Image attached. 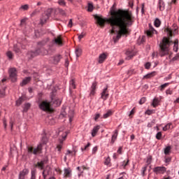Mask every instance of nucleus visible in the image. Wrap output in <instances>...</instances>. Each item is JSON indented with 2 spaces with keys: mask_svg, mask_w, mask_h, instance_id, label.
Masks as SVG:
<instances>
[{
  "mask_svg": "<svg viewBox=\"0 0 179 179\" xmlns=\"http://www.w3.org/2000/svg\"><path fill=\"white\" fill-rule=\"evenodd\" d=\"M96 23L101 27H104L106 23H108L112 27L111 34L115 33V27L119 30L116 31L117 36L113 37L114 43H117L122 36L129 34L128 26H131L134 22L132 13L124 10H110V17L109 18H103L97 15H94Z\"/></svg>",
  "mask_w": 179,
  "mask_h": 179,
  "instance_id": "obj_1",
  "label": "nucleus"
},
{
  "mask_svg": "<svg viewBox=\"0 0 179 179\" xmlns=\"http://www.w3.org/2000/svg\"><path fill=\"white\" fill-rule=\"evenodd\" d=\"M165 31L167 33L169 37H164L162 42L159 43V55L160 57H165V55H169V48L173 45V41H171V37L174 36L177 29H175L173 31L171 28H166Z\"/></svg>",
  "mask_w": 179,
  "mask_h": 179,
  "instance_id": "obj_2",
  "label": "nucleus"
},
{
  "mask_svg": "<svg viewBox=\"0 0 179 179\" xmlns=\"http://www.w3.org/2000/svg\"><path fill=\"white\" fill-rule=\"evenodd\" d=\"M48 43V39H45L41 42L38 43V48L34 52H29L28 55L31 57V58H34L36 55H47L48 54V51L44 49V45Z\"/></svg>",
  "mask_w": 179,
  "mask_h": 179,
  "instance_id": "obj_3",
  "label": "nucleus"
},
{
  "mask_svg": "<svg viewBox=\"0 0 179 179\" xmlns=\"http://www.w3.org/2000/svg\"><path fill=\"white\" fill-rule=\"evenodd\" d=\"M43 150V145L39 144L38 145L37 148H34L33 146L27 145V156H30L31 155H40Z\"/></svg>",
  "mask_w": 179,
  "mask_h": 179,
  "instance_id": "obj_4",
  "label": "nucleus"
},
{
  "mask_svg": "<svg viewBox=\"0 0 179 179\" xmlns=\"http://www.w3.org/2000/svg\"><path fill=\"white\" fill-rule=\"evenodd\" d=\"M39 108L42 110V111H45L46 113H52L54 110L51 107V102L48 101H42L39 103Z\"/></svg>",
  "mask_w": 179,
  "mask_h": 179,
  "instance_id": "obj_5",
  "label": "nucleus"
},
{
  "mask_svg": "<svg viewBox=\"0 0 179 179\" xmlns=\"http://www.w3.org/2000/svg\"><path fill=\"white\" fill-rule=\"evenodd\" d=\"M62 129H59L58 135L60 136L59 138V145H57V149L59 152H61V149H62V143H64V141L66 139V136H68V131H62Z\"/></svg>",
  "mask_w": 179,
  "mask_h": 179,
  "instance_id": "obj_6",
  "label": "nucleus"
},
{
  "mask_svg": "<svg viewBox=\"0 0 179 179\" xmlns=\"http://www.w3.org/2000/svg\"><path fill=\"white\" fill-rule=\"evenodd\" d=\"M52 13V9L49 8L48 10H46L43 14H42V17H41V23L42 24H44V23H45V22H47V20L48 19H50V16H51V14Z\"/></svg>",
  "mask_w": 179,
  "mask_h": 179,
  "instance_id": "obj_7",
  "label": "nucleus"
},
{
  "mask_svg": "<svg viewBox=\"0 0 179 179\" xmlns=\"http://www.w3.org/2000/svg\"><path fill=\"white\" fill-rule=\"evenodd\" d=\"M9 78L12 82H16L17 79V71L15 68L8 70Z\"/></svg>",
  "mask_w": 179,
  "mask_h": 179,
  "instance_id": "obj_8",
  "label": "nucleus"
},
{
  "mask_svg": "<svg viewBox=\"0 0 179 179\" xmlns=\"http://www.w3.org/2000/svg\"><path fill=\"white\" fill-rule=\"evenodd\" d=\"M149 29L145 31V34L148 36V37H152L155 33H157V31L155 30V28L150 24H149Z\"/></svg>",
  "mask_w": 179,
  "mask_h": 179,
  "instance_id": "obj_9",
  "label": "nucleus"
},
{
  "mask_svg": "<svg viewBox=\"0 0 179 179\" xmlns=\"http://www.w3.org/2000/svg\"><path fill=\"white\" fill-rule=\"evenodd\" d=\"M29 173V169H24L22 171H20L18 175V179H26V176H28Z\"/></svg>",
  "mask_w": 179,
  "mask_h": 179,
  "instance_id": "obj_10",
  "label": "nucleus"
},
{
  "mask_svg": "<svg viewBox=\"0 0 179 179\" xmlns=\"http://www.w3.org/2000/svg\"><path fill=\"white\" fill-rule=\"evenodd\" d=\"M44 166H45V160L38 162L34 164V167L38 169V170H44Z\"/></svg>",
  "mask_w": 179,
  "mask_h": 179,
  "instance_id": "obj_11",
  "label": "nucleus"
},
{
  "mask_svg": "<svg viewBox=\"0 0 179 179\" xmlns=\"http://www.w3.org/2000/svg\"><path fill=\"white\" fill-rule=\"evenodd\" d=\"M154 173H156L157 174H163L164 173H166V167L164 166H157L153 169Z\"/></svg>",
  "mask_w": 179,
  "mask_h": 179,
  "instance_id": "obj_12",
  "label": "nucleus"
},
{
  "mask_svg": "<svg viewBox=\"0 0 179 179\" xmlns=\"http://www.w3.org/2000/svg\"><path fill=\"white\" fill-rule=\"evenodd\" d=\"M64 178H71L72 177V170L71 168L64 169Z\"/></svg>",
  "mask_w": 179,
  "mask_h": 179,
  "instance_id": "obj_13",
  "label": "nucleus"
},
{
  "mask_svg": "<svg viewBox=\"0 0 179 179\" xmlns=\"http://www.w3.org/2000/svg\"><path fill=\"white\" fill-rule=\"evenodd\" d=\"M108 88H104L103 90V92H101V99H102L103 100L106 101L107 99H108Z\"/></svg>",
  "mask_w": 179,
  "mask_h": 179,
  "instance_id": "obj_14",
  "label": "nucleus"
},
{
  "mask_svg": "<svg viewBox=\"0 0 179 179\" xmlns=\"http://www.w3.org/2000/svg\"><path fill=\"white\" fill-rule=\"evenodd\" d=\"M106 59H107V54L102 53V54L99 55V56L98 62H99V64H103V62H104V61H106Z\"/></svg>",
  "mask_w": 179,
  "mask_h": 179,
  "instance_id": "obj_15",
  "label": "nucleus"
},
{
  "mask_svg": "<svg viewBox=\"0 0 179 179\" xmlns=\"http://www.w3.org/2000/svg\"><path fill=\"white\" fill-rule=\"evenodd\" d=\"M117 136H118V130H115L113 131V134L112 136V138H111V141H110V143L112 145H114V142H115V141H117Z\"/></svg>",
  "mask_w": 179,
  "mask_h": 179,
  "instance_id": "obj_16",
  "label": "nucleus"
},
{
  "mask_svg": "<svg viewBox=\"0 0 179 179\" xmlns=\"http://www.w3.org/2000/svg\"><path fill=\"white\" fill-rule=\"evenodd\" d=\"M97 87V83L94 82L92 83V85L91 87V92H90V96H94V94L96 93V88Z\"/></svg>",
  "mask_w": 179,
  "mask_h": 179,
  "instance_id": "obj_17",
  "label": "nucleus"
},
{
  "mask_svg": "<svg viewBox=\"0 0 179 179\" xmlns=\"http://www.w3.org/2000/svg\"><path fill=\"white\" fill-rule=\"evenodd\" d=\"M99 129H100V126L99 125L95 126L93 128V129L92 131V136L93 138H94V136H96V135H97V132H99Z\"/></svg>",
  "mask_w": 179,
  "mask_h": 179,
  "instance_id": "obj_18",
  "label": "nucleus"
},
{
  "mask_svg": "<svg viewBox=\"0 0 179 179\" xmlns=\"http://www.w3.org/2000/svg\"><path fill=\"white\" fill-rule=\"evenodd\" d=\"M52 58V60H53V64L57 65V64H58L61 61L62 57H61V55H56V56H55Z\"/></svg>",
  "mask_w": 179,
  "mask_h": 179,
  "instance_id": "obj_19",
  "label": "nucleus"
},
{
  "mask_svg": "<svg viewBox=\"0 0 179 179\" xmlns=\"http://www.w3.org/2000/svg\"><path fill=\"white\" fill-rule=\"evenodd\" d=\"M31 80V77L25 78L22 82L20 83V86H26Z\"/></svg>",
  "mask_w": 179,
  "mask_h": 179,
  "instance_id": "obj_20",
  "label": "nucleus"
},
{
  "mask_svg": "<svg viewBox=\"0 0 179 179\" xmlns=\"http://www.w3.org/2000/svg\"><path fill=\"white\" fill-rule=\"evenodd\" d=\"M126 55H127L126 59L127 60L132 59V58H134V53L130 50H127L126 52Z\"/></svg>",
  "mask_w": 179,
  "mask_h": 179,
  "instance_id": "obj_21",
  "label": "nucleus"
},
{
  "mask_svg": "<svg viewBox=\"0 0 179 179\" xmlns=\"http://www.w3.org/2000/svg\"><path fill=\"white\" fill-rule=\"evenodd\" d=\"M55 43L56 44H58V45H62V38L61 37V36H59L56 38H55Z\"/></svg>",
  "mask_w": 179,
  "mask_h": 179,
  "instance_id": "obj_22",
  "label": "nucleus"
},
{
  "mask_svg": "<svg viewBox=\"0 0 179 179\" xmlns=\"http://www.w3.org/2000/svg\"><path fill=\"white\" fill-rule=\"evenodd\" d=\"M36 174H37V169H36V168H34L31 171L30 179H36Z\"/></svg>",
  "mask_w": 179,
  "mask_h": 179,
  "instance_id": "obj_23",
  "label": "nucleus"
},
{
  "mask_svg": "<svg viewBox=\"0 0 179 179\" xmlns=\"http://www.w3.org/2000/svg\"><path fill=\"white\" fill-rule=\"evenodd\" d=\"M173 51H175V52H177V51H178V39H176L173 42Z\"/></svg>",
  "mask_w": 179,
  "mask_h": 179,
  "instance_id": "obj_24",
  "label": "nucleus"
},
{
  "mask_svg": "<svg viewBox=\"0 0 179 179\" xmlns=\"http://www.w3.org/2000/svg\"><path fill=\"white\" fill-rule=\"evenodd\" d=\"M156 75V72L153 71L152 73H150L145 76H144V79H150V78H153Z\"/></svg>",
  "mask_w": 179,
  "mask_h": 179,
  "instance_id": "obj_25",
  "label": "nucleus"
},
{
  "mask_svg": "<svg viewBox=\"0 0 179 179\" xmlns=\"http://www.w3.org/2000/svg\"><path fill=\"white\" fill-rule=\"evenodd\" d=\"M76 55L77 58H79L82 55V49L80 48H76Z\"/></svg>",
  "mask_w": 179,
  "mask_h": 179,
  "instance_id": "obj_26",
  "label": "nucleus"
},
{
  "mask_svg": "<svg viewBox=\"0 0 179 179\" xmlns=\"http://www.w3.org/2000/svg\"><path fill=\"white\" fill-rule=\"evenodd\" d=\"M159 10H164V1L163 0L159 1Z\"/></svg>",
  "mask_w": 179,
  "mask_h": 179,
  "instance_id": "obj_27",
  "label": "nucleus"
},
{
  "mask_svg": "<svg viewBox=\"0 0 179 179\" xmlns=\"http://www.w3.org/2000/svg\"><path fill=\"white\" fill-rule=\"evenodd\" d=\"M173 128V124L168 123L165 127H163V131H169V129H171Z\"/></svg>",
  "mask_w": 179,
  "mask_h": 179,
  "instance_id": "obj_28",
  "label": "nucleus"
},
{
  "mask_svg": "<svg viewBox=\"0 0 179 179\" xmlns=\"http://www.w3.org/2000/svg\"><path fill=\"white\" fill-rule=\"evenodd\" d=\"M111 115H113V111L109 110L107 111L106 113L103 114V118H104V119L108 118V117H111Z\"/></svg>",
  "mask_w": 179,
  "mask_h": 179,
  "instance_id": "obj_29",
  "label": "nucleus"
},
{
  "mask_svg": "<svg viewBox=\"0 0 179 179\" xmlns=\"http://www.w3.org/2000/svg\"><path fill=\"white\" fill-rule=\"evenodd\" d=\"M159 103H160V101H159V99L155 98L152 101L153 107L155 108L157 107V106H159Z\"/></svg>",
  "mask_w": 179,
  "mask_h": 179,
  "instance_id": "obj_30",
  "label": "nucleus"
},
{
  "mask_svg": "<svg viewBox=\"0 0 179 179\" xmlns=\"http://www.w3.org/2000/svg\"><path fill=\"white\" fill-rule=\"evenodd\" d=\"M155 27H160V25L162 24V22L159 18H156L154 22Z\"/></svg>",
  "mask_w": 179,
  "mask_h": 179,
  "instance_id": "obj_31",
  "label": "nucleus"
},
{
  "mask_svg": "<svg viewBox=\"0 0 179 179\" xmlns=\"http://www.w3.org/2000/svg\"><path fill=\"white\" fill-rule=\"evenodd\" d=\"M14 51L17 54H19V52H20V45H14Z\"/></svg>",
  "mask_w": 179,
  "mask_h": 179,
  "instance_id": "obj_32",
  "label": "nucleus"
},
{
  "mask_svg": "<svg viewBox=\"0 0 179 179\" xmlns=\"http://www.w3.org/2000/svg\"><path fill=\"white\" fill-rule=\"evenodd\" d=\"M171 151V146H167L164 149V154L166 155H169Z\"/></svg>",
  "mask_w": 179,
  "mask_h": 179,
  "instance_id": "obj_33",
  "label": "nucleus"
},
{
  "mask_svg": "<svg viewBox=\"0 0 179 179\" xmlns=\"http://www.w3.org/2000/svg\"><path fill=\"white\" fill-rule=\"evenodd\" d=\"M24 100V97L22 96L20 97L17 101H16V105L17 106H20V104H22V103H23Z\"/></svg>",
  "mask_w": 179,
  "mask_h": 179,
  "instance_id": "obj_34",
  "label": "nucleus"
},
{
  "mask_svg": "<svg viewBox=\"0 0 179 179\" xmlns=\"http://www.w3.org/2000/svg\"><path fill=\"white\" fill-rule=\"evenodd\" d=\"M53 104L55 105V107H58V106H61V100L56 99L53 101Z\"/></svg>",
  "mask_w": 179,
  "mask_h": 179,
  "instance_id": "obj_35",
  "label": "nucleus"
},
{
  "mask_svg": "<svg viewBox=\"0 0 179 179\" xmlns=\"http://www.w3.org/2000/svg\"><path fill=\"white\" fill-rule=\"evenodd\" d=\"M169 85H170L169 83H165V84L162 85L159 87V90H161V92H163V90H164V88H165V87H167V86H169Z\"/></svg>",
  "mask_w": 179,
  "mask_h": 179,
  "instance_id": "obj_36",
  "label": "nucleus"
},
{
  "mask_svg": "<svg viewBox=\"0 0 179 179\" xmlns=\"http://www.w3.org/2000/svg\"><path fill=\"white\" fill-rule=\"evenodd\" d=\"M70 87H71V89H76V85H75V80H71L70 81Z\"/></svg>",
  "mask_w": 179,
  "mask_h": 179,
  "instance_id": "obj_37",
  "label": "nucleus"
},
{
  "mask_svg": "<svg viewBox=\"0 0 179 179\" xmlns=\"http://www.w3.org/2000/svg\"><path fill=\"white\" fill-rule=\"evenodd\" d=\"M30 107H31L30 103H26V104L24 105V113H27V111H29V108H30Z\"/></svg>",
  "mask_w": 179,
  "mask_h": 179,
  "instance_id": "obj_38",
  "label": "nucleus"
},
{
  "mask_svg": "<svg viewBox=\"0 0 179 179\" xmlns=\"http://www.w3.org/2000/svg\"><path fill=\"white\" fill-rule=\"evenodd\" d=\"M5 97V89L0 90V99H3Z\"/></svg>",
  "mask_w": 179,
  "mask_h": 179,
  "instance_id": "obj_39",
  "label": "nucleus"
},
{
  "mask_svg": "<svg viewBox=\"0 0 179 179\" xmlns=\"http://www.w3.org/2000/svg\"><path fill=\"white\" fill-rule=\"evenodd\" d=\"M129 164V159H127V161H124L122 164L123 169H125Z\"/></svg>",
  "mask_w": 179,
  "mask_h": 179,
  "instance_id": "obj_40",
  "label": "nucleus"
},
{
  "mask_svg": "<svg viewBox=\"0 0 179 179\" xmlns=\"http://www.w3.org/2000/svg\"><path fill=\"white\" fill-rule=\"evenodd\" d=\"M91 145L92 144L90 143H88L87 145H86L84 148H81L82 152H83L84 150H87V149H89V148H90Z\"/></svg>",
  "mask_w": 179,
  "mask_h": 179,
  "instance_id": "obj_41",
  "label": "nucleus"
},
{
  "mask_svg": "<svg viewBox=\"0 0 179 179\" xmlns=\"http://www.w3.org/2000/svg\"><path fill=\"white\" fill-rule=\"evenodd\" d=\"M68 155H73L75 156V155H76V151H71L68 150L67 152L66 153V156H68Z\"/></svg>",
  "mask_w": 179,
  "mask_h": 179,
  "instance_id": "obj_42",
  "label": "nucleus"
},
{
  "mask_svg": "<svg viewBox=\"0 0 179 179\" xmlns=\"http://www.w3.org/2000/svg\"><path fill=\"white\" fill-rule=\"evenodd\" d=\"M146 103V97H142L139 101V104L142 105Z\"/></svg>",
  "mask_w": 179,
  "mask_h": 179,
  "instance_id": "obj_43",
  "label": "nucleus"
},
{
  "mask_svg": "<svg viewBox=\"0 0 179 179\" xmlns=\"http://www.w3.org/2000/svg\"><path fill=\"white\" fill-rule=\"evenodd\" d=\"M6 55L10 59H12L13 57V54H12V52L10 51L7 52Z\"/></svg>",
  "mask_w": 179,
  "mask_h": 179,
  "instance_id": "obj_44",
  "label": "nucleus"
},
{
  "mask_svg": "<svg viewBox=\"0 0 179 179\" xmlns=\"http://www.w3.org/2000/svg\"><path fill=\"white\" fill-rule=\"evenodd\" d=\"M110 162H111V159H110V157H107L104 162V164H106V166H108V164H110Z\"/></svg>",
  "mask_w": 179,
  "mask_h": 179,
  "instance_id": "obj_45",
  "label": "nucleus"
},
{
  "mask_svg": "<svg viewBox=\"0 0 179 179\" xmlns=\"http://www.w3.org/2000/svg\"><path fill=\"white\" fill-rule=\"evenodd\" d=\"M59 12L60 15H62V16H66V13H65V10L59 8Z\"/></svg>",
  "mask_w": 179,
  "mask_h": 179,
  "instance_id": "obj_46",
  "label": "nucleus"
},
{
  "mask_svg": "<svg viewBox=\"0 0 179 179\" xmlns=\"http://www.w3.org/2000/svg\"><path fill=\"white\" fill-rule=\"evenodd\" d=\"M93 10V4L88 3V12H92Z\"/></svg>",
  "mask_w": 179,
  "mask_h": 179,
  "instance_id": "obj_47",
  "label": "nucleus"
},
{
  "mask_svg": "<svg viewBox=\"0 0 179 179\" xmlns=\"http://www.w3.org/2000/svg\"><path fill=\"white\" fill-rule=\"evenodd\" d=\"M134 114H135V108H134L131 111L129 115V117H130V118H132V115H134Z\"/></svg>",
  "mask_w": 179,
  "mask_h": 179,
  "instance_id": "obj_48",
  "label": "nucleus"
},
{
  "mask_svg": "<svg viewBox=\"0 0 179 179\" xmlns=\"http://www.w3.org/2000/svg\"><path fill=\"white\" fill-rule=\"evenodd\" d=\"M156 138L160 141V139H162V132L161 131H159L157 135H156Z\"/></svg>",
  "mask_w": 179,
  "mask_h": 179,
  "instance_id": "obj_49",
  "label": "nucleus"
},
{
  "mask_svg": "<svg viewBox=\"0 0 179 179\" xmlns=\"http://www.w3.org/2000/svg\"><path fill=\"white\" fill-rule=\"evenodd\" d=\"M21 9H23L24 10H27L29 9V5L25 4L24 6H22Z\"/></svg>",
  "mask_w": 179,
  "mask_h": 179,
  "instance_id": "obj_50",
  "label": "nucleus"
},
{
  "mask_svg": "<svg viewBox=\"0 0 179 179\" xmlns=\"http://www.w3.org/2000/svg\"><path fill=\"white\" fill-rule=\"evenodd\" d=\"M59 5H62V6H65L66 3H65V0H59Z\"/></svg>",
  "mask_w": 179,
  "mask_h": 179,
  "instance_id": "obj_51",
  "label": "nucleus"
},
{
  "mask_svg": "<svg viewBox=\"0 0 179 179\" xmlns=\"http://www.w3.org/2000/svg\"><path fill=\"white\" fill-rule=\"evenodd\" d=\"M150 62H147L145 64V69H150Z\"/></svg>",
  "mask_w": 179,
  "mask_h": 179,
  "instance_id": "obj_52",
  "label": "nucleus"
},
{
  "mask_svg": "<svg viewBox=\"0 0 179 179\" xmlns=\"http://www.w3.org/2000/svg\"><path fill=\"white\" fill-rule=\"evenodd\" d=\"M179 58V53H178L174 57H173L172 61H177Z\"/></svg>",
  "mask_w": 179,
  "mask_h": 179,
  "instance_id": "obj_53",
  "label": "nucleus"
},
{
  "mask_svg": "<svg viewBox=\"0 0 179 179\" xmlns=\"http://www.w3.org/2000/svg\"><path fill=\"white\" fill-rule=\"evenodd\" d=\"M96 152H97V147H94L92 149V155H96Z\"/></svg>",
  "mask_w": 179,
  "mask_h": 179,
  "instance_id": "obj_54",
  "label": "nucleus"
},
{
  "mask_svg": "<svg viewBox=\"0 0 179 179\" xmlns=\"http://www.w3.org/2000/svg\"><path fill=\"white\" fill-rule=\"evenodd\" d=\"M166 94H173V91L171 90H166Z\"/></svg>",
  "mask_w": 179,
  "mask_h": 179,
  "instance_id": "obj_55",
  "label": "nucleus"
},
{
  "mask_svg": "<svg viewBox=\"0 0 179 179\" xmlns=\"http://www.w3.org/2000/svg\"><path fill=\"white\" fill-rule=\"evenodd\" d=\"M148 169V166H144L142 168V171H143V176L145 175V171Z\"/></svg>",
  "mask_w": 179,
  "mask_h": 179,
  "instance_id": "obj_56",
  "label": "nucleus"
},
{
  "mask_svg": "<svg viewBox=\"0 0 179 179\" xmlns=\"http://www.w3.org/2000/svg\"><path fill=\"white\" fill-rule=\"evenodd\" d=\"M134 73V69H131L127 72V74L129 75V76H131V75H132Z\"/></svg>",
  "mask_w": 179,
  "mask_h": 179,
  "instance_id": "obj_57",
  "label": "nucleus"
},
{
  "mask_svg": "<svg viewBox=\"0 0 179 179\" xmlns=\"http://www.w3.org/2000/svg\"><path fill=\"white\" fill-rule=\"evenodd\" d=\"M98 118H100V113H97L95 115L94 120L97 121Z\"/></svg>",
  "mask_w": 179,
  "mask_h": 179,
  "instance_id": "obj_58",
  "label": "nucleus"
},
{
  "mask_svg": "<svg viewBox=\"0 0 179 179\" xmlns=\"http://www.w3.org/2000/svg\"><path fill=\"white\" fill-rule=\"evenodd\" d=\"M85 37V34L82 33L80 36H78V40H82Z\"/></svg>",
  "mask_w": 179,
  "mask_h": 179,
  "instance_id": "obj_59",
  "label": "nucleus"
},
{
  "mask_svg": "<svg viewBox=\"0 0 179 179\" xmlns=\"http://www.w3.org/2000/svg\"><path fill=\"white\" fill-rule=\"evenodd\" d=\"M153 113L152 110H148L145 112V114H147L148 115H151V114Z\"/></svg>",
  "mask_w": 179,
  "mask_h": 179,
  "instance_id": "obj_60",
  "label": "nucleus"
},
{
  "mask_svg": "<svg viewBox=\"0 0 179 179\" xmlns=\"http://www.w3.org/2000/svg\"><path fill=\"white\" fill-rule=\"evenodd\" d=\"M24 23H26V18L21 20L20 25L23 26V24H24Z\"/></svg>",
  "mask_w": 179,
  "mask_h": 179,
  "instance_id": "obj_61",
  "label": "nucleus"
},
{
  "mask_svg": "<svg viewBox=\"0 0 179 179\" xmlns=\"http://www.w3.org/2000/svg\"><path fill=\"white\" fill-rule=\"evenodd\" d=\"M10 127L12 129V128H13V121L12 120V119L10 120Z\"/></svg>",
  "mask_w": 179,
  "mask_h": 179,
  "instance_id": "obj_62",
  "label": "nucleus"
},
{
  "mask_svg": "<svg viewBox=\"0 0 179 179\" xmlns=\"http://www.w3.org/2000/svg\"><path fill=\"white\" fill-rule=\"evenodd\" d=\"M122 152V147H120L119 149L117 150V153H119V155H121Z\"/></svg>",
  "mask_w": 179,
  "mask_h": 179,
  "instance_id": "obj_63",
  "label": "nucleus"
},
{
  "mask_svg": "<svg viewBox=\"0 0 179 179\" xmlns=\"http://www.w3.org/2000/svg\"><path fill=\"white\" fill-rule=\"evenodd\" d=\"M69 27H72V20H70L68 24Z\"/></svg>",
  "mask_w": 179,
  "mask_h": 179,
  "instance_id": "obj_64",
  "label": "nucleus"
}]
</instances>
